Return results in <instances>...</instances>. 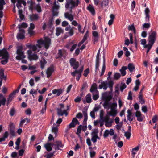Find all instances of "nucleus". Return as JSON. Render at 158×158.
Here are the masks:
<instances>
[{
	"instance_id": "5701e85b",
	"label": "nucleus",
	"mask_w": 158,
	"mask_h": 158,
	"mask_svg": "<svg viewBox=\"0 0 158 158\" xmlns=\"http://www.w3.org/2000/svg\"><path fill=\"white\" fill-rule=\"evenodd\" d=\"M97 85L96 83H94L92 85L91 89H90V91L92 93L97 92H98L97 89Z\"/></svg>"
},
{
	"instance_id": "39448f33",
	"label": "nucleus",
	"mask_w": 158,
	"mask_h": 158,
	"mask_svg": "<svg viewBox=\"0 0 158 158\" xmlns=\"http://www.w3.org/2000/svg\"><path fill=\"white\" fill-rule=\"evenodd\" d=\"M0 56L2 57L3 59L1 61V63L3 64H5L8 62V52L6 49L0 50Z\"/></svg>"
},
{
	"instance_id": "a18cd8bd",
	"label": "nucleus",
	"mask_w": 158,
	"mask_h": 158,
	"mask_svg": "<svg viewBox=\"0 0 158 158\" xmlns=\"http://www.w3.org/2000/svg\"><path fill=\"white\" fill-rule=\"evenodd\" d=\"M76 125L75 124V123H74L72 121L70 123L67 127V129H68V130L72 127H75Z\"/></svg>"
},
{
	"instance_id": "864d4df0",
	"label": "nucleus",
	"mask_w": 158,
	"mask_h": 158,
	"mask_svg": "<svg viewBox=\"0 0 158 158\" xmlns=\"http://www.w3.org/2000/svg\"><path fill=\"white\" fill-rule=\"evenodd\" d=\"M15 112V110L14 108H12L10 112V114L11 116H13L14 115Z\"/></svg>"
},
{
	"instance_id": "a878e982",
	"label": "nucleus",
	"mask_w": 158,
	"mask_h": 158,
	"mask_svg": "<svg viewBox=\"0 0 158 158\" xmlns=\"http://www.w3.org/2000/svg\"><path fill=\"white\" fill-rule=\"evenodd\" d=\"M130 72H132L135 69V65L133 63H129L127 67Z\"/></svg>"
},
{
	"instance_id": "e2e57ef3",
	"label": "nucleus",
	"mask_w": 158,
	"mask_h": 158,
	"mask_svg": "<svg viewBox=\"0 0 158 158\" xmlns=\"http://www.w3.org/2000/svg\"><path fill=\"white\" fill-rule=\"evenodd\" d=\"M98 138V137L96 136H92L91 138V140L94 143H96L97 141V139Z\"/></svg>"
},
{
	"instance_id": "69168bd1",
	"label": "nucleus",
	"mask_w": 158,
	"mask_h": 158,
	"mask_svg": "<svg viewBox=\"0 0 158 158\" xmlns=\"http://www.w3.org/2000/svg\"><path fill=\"white\" fill-rule=\"evenodd\" d=\"M140 42H141V44L144 46H145V45H146V41L145 39H141L140 40Z\"/></svg>"
},
{
	"instance_id": "c9c22d12",
	"label": "nucleus",
	"mask_w": 158,
	"mask_h": 158,
	"mask_svg": "<svg viewBox=\"0 0 158 158\" xmlns=\"http://www.w3.org/2000/svg\"><path fill=\"white\" fill-rule=\"evenodd\" d=\"M143 95H139V101L141 104H143L145 103L144 99L143 98Z\"/></svg>"
},
{
	"instance_id": "7c9ffc66",
	"label": "nucleus",
	"mask_w": 158,
	"mask_h": 158,
	"mask_svg": "<svg viewBox=\"0 0 158 158\" xmlns=\"http://www.w3.org/2000/svg\"><path fill=\"white\" fill-rule=\"evenodd\" d=\"M139 149V147L138 146H137L132 149L131 151V154L132 156H135L137 152L138 151Z\"/></svg>"
},
{
	"instance_id": "aec40b11",
	"label": "nucleus",
	"mask_w": 158,
	"mask_h": 158,
	"mask_svg": "<svg viewBox=\"0 0 158 158\" xmlns=\"http://www.w3.org/2000/svg\"><path fill=\"white\" fill-rule=\"evenodd\" d=\"M87 10L89 11L93 15H94L95 14V10L93 6L91 4H89L87 7Z\"/></svg>"
},
{
	"instance_id": "b1692460",
	"label": "nucleus",
	"mask_w": 158,
	"mask_h": 158,
	"mask_svg": "<svg viewBox=\"0 0 158 158\" xmlns=\"http://www.w3.org/2000/svg\"><path fill=\"white\" fill-rule=\"evenodd\" d=\"M54 145L55 146V149L56 150H59L60 148H61L63 147V145L60 142H56L55 143Z\"/></svg>"
},
{
	"instance_id": "f03ea898",
	"label": "nucleus",
	"mask_w": 158,
	"mask_h": 158,
	"mask_svg": "<svg viewBox=\"0 0 158 158\" xmlns=\"http://www.w3.org/2000/svg\"><path fill=\"white\" fill-rule=\"evenodd\" d=\"M102 98L105 101L103 104V106L105 109H110V110L107 112L108 114L113 117L116 116L118 113L117 109V105L116 102H110L109 101L112 98V96L110 92H106L102 94Z\"/></svg>"
},
{
	"instance_id": "a211bd4d",
	"label": "nucleus",
	"mask_w": 158,
	"mask_h": 158,
	"mask_svg": "<svg viewBox=\"0 0 158 158\" xmlns=\"http://www.w3.org/2000/svg\"><path fill=\"white\" fill-rule=\"evenodd\" d=\"M20 32L18 33L17 35V38L18 39H23L24 37V31L23 29H20Z\"/></svg>"
},
{
	"instance_id": "7ed1b4c3",
	"label": "nucleus",
	"mask_w": 158,
	"mask_h": 158,
	"mask_svg": "<svg viewBox=\"0 0 158 158\" xmlns=\"http://www.w3.org/2000/svg\"><path fill=\"white\" fill-rule=\"evenodd\" d=\"M66 2L65 7L67 9L70 8L71 9V12L72 11V9L77 7L81 3L80 1L79 0H66Z\"/></svg>"
},
{
	"instance_id": "6ab92c4d",
	"label": "nucleus",
	"mask_w": 158,
	"mask_h": 158,
	"mask_svg": "<svg viewBox=\"0 0 158 158\" xmlns=\"http://www.w3.org/2000/svg\"><path fill=\"white\" fill-rule=\"evenodd\" d=\"M93 34V40L94 41V44H95V42L97 41L98 39V34L97 32L96 31H93L92 32Z\"/></svg>"
},
{
	"instance_id": "de8ad7c7",
	"label": "nucleus",
	"mask_w": 158,
	"mask_h": 158,
	"mask_svg": "<svg viewBox=\"0 0 158 158\" xmlns=\"http://www.w3.org/2000/svg\"><path fill=\"white\" fill-rule=\"evenodd\" d=\"M98 131L97 130H94L93 132L92 133L91 135L92 136H94L96 137H98Z\"/></svg>"
},
{
	"instance_id": "6e6552de",
	"label": "nucleus",
	"mask_w": 158,
	"mask_h": 158,
	"mask_svg": "<svg viewBox=\"0 0 158 158\" xmlns=\"http://www.w3.org/2000/svg\"><path fill=\"white\" fill-rule=\"evenodd\" d=\"M156 32L155 31H152L148 37V44L153 45L156 39Z\"/></svg>"
},
{
	"instance_id": "58836bf2",
	"label": "nucleus",
	"mask_w": 158,
	"mask_h": 158,
	"mask_svg": "<svg viewBox=\"0 0 158 158\" xmlns=\"http://www.w3.org/2000/svg\"><path fill=\"white\" fill-rule=\"evenodd\" d=\"M44 147L48 151H50L52 149V148L51 147L50 143H47L45 144Z\"/></svg>"
},
{
	"instance_id": "774afa93",
	"label": "nucleus",
	"mask_w": 158,
	"mask_h": 158,
	"mask_svg": "<svg viewBox=\"0 0 158 158\" xmlns=\"http://www.w3.org/2000/svg\"><path fill=\"white\" fill-rule=\"evenodd\" d=\"M81 100V97L77 96L74 99V101L76 102H79Z\"/></svg>"
},
{
	"instance_id": "c03bdc74",
	"label": "nucleus",
	"mask_w": 158,
	"mask_h": 158,
	"mask_svg": "<svg viewBox=\"0 0 158 158\" xmlns=\"http://www.w3.org/2000/svg\"><path fill=\"white\" fill-rule=\"evenodd\" d=\"M149 10L148 8H146L145 10V13L146 15V18L149 19Z\"/></svg>"
},
{
	"instance_id": "393cba45",
	"label": "nucleus",
	"mask_w": 158,
	"mask_h": 158,
	"mask_svg": "<svg viewBox=\"0 0 158 158\" xmlns=\"http://www.w3.org/2000/svg\"><path fill=\"white\" fill-rule=\"evenodd\" d=\"M39 16L36 14H33L30 16V19L31 21L37 20Z\"/></svg>"
},
{
	"instance_id": "09e8293b",
	"label": "nucleus",
	"mask_w": 158,
	"mask_h": 158,
	"mask_svg": "<svg viewBox=\"0 0 158 158\" xmlns=\"http://www.w3.org/2000/svg\"><path fill=\"white\" fill-rule=\"evenodd\" d=\"M59 6L58 5V3L56 1L53 3V8L55 9H58L59 8Z\"/></svg>"
},
{
	"instance_id": "9b49d317",
	"label": "nucleus",
	"mask_w": 158,
	"mask_h": 158,
	"mask_svg": "<svg viewBox=\"0 0 158 158\" xmlns=\"http://www.w3.org/2000/svg\"><path fill=\"white\" fill-rule=\"evenodd\" d=\"M69 62L71 66L73 67L74 69H76L79 66V62L76 61V59L73 58L70 59Z\"/></svg>"
},
{
	"instance_id": "c85d7f7f",
	"label": "nucleus",
	"mask_w": 158,
	"mask_h": 158,
	"mask_svg": "<svg viewBox=\"0 0 158 158\" xmlns=\"http://www.w3.org/2000/svg\"><path fill=\"white\" fill-rule=\"evenodd\" d=\"M63 32V30L61 28L58 27L56 28V34L57 36H58Z\"/></svg>"
},
{
	"instance_id": "052dcab7",
	"label": "nucleus",
	"mask_w": 158,
	"mask_h": 158,
	"mask_svg": "<svg viewBox=\"0 0 158 158\" xmlns=\"http://www.w3.org/2000/svg\"><path fill=\"white\" fill-rule=\"evenodd\" d=\"M89 36V34L88 31L85 34L83 37V39L82 40L84 42L87 39L88 37Z\"/></svg>"
},
{
	"instance_id": "2f4dec72",
	"label": "nucleus",
	"mask_w": 158,
	"mask_h": 158,
	"mask_svg": "<svg viewBox=\"0 0 158 158\" xmlns=\"http://www.w3.org/2000/svg\"><path fill=\"white\" fill-rule=\"evenodd\" d=\"M85 98L87 103H90L92 101V99L90 94H88L85 96Z\"/></svg>"
},
{
	"instance_id": "ddd939ff",
	"label": "nucleus",
	"mask_w": 158,
	"mask_h": 158,
	"mask_svg": "<svg viewBox=\"0 0 158 158\" xmlns=\"http://www.w3.org/2000/svg\"><path fill=\"white\" fill-rule=\"evenodd\" d=\"M127 113V120H129L130 122L132 121L135 118L132 114L131 110L130 109L128 110Z\"/></svg>"
},
{
	"instance_id": "5fc2aeb1",
	"label": "nucleus",
	"mask_w": 158,
	"mask_h": 158,
	"mask_svg": "<svg viewBox=\"0 0 158 158\" xmlns=\"http://www.w3.org/2000/svg\"><path fill=\"white\" fill-rule=\"evenodd\" d=\"M82 128V126L81 125H80L78 127L77 129V134H79L81 133Z\"/></svg>"
},
{
	"instance_id": "13d9d810",
	"label": "nucleus",
	"mask_w": 158,
	"mask_h": 158,
	"mask_svg": "<svg viewBox=\"0 0 158 158\" xmlns=\"http://www.w3.org/2000/svg\"><path fill=\"white\" fill-rule=\"evenodd\" d=\"M25 113L27 115H30L31 113V109L30 108H28L25 110Z\"/></svg>"
},
{
	"instance_id": "49530a36",
	"label": "nucleus",
	"mask_w": 158,
	"mask_h": 158,
	"mask_svg": "<svg viewBox=\"0 0 158 158\" xmlns=\"http://www.w3.org/2000/svg\"><path fill=\"white\" fill-rule=\"evenodd\" d=\"M89 72V68H87L84 71L83 75L85 77H87Z\"/></svg>"
},
{
	"instance_id": "ea45409f",
	"label": "nucleus",
	"mask_w": 158,
	"mask_h": 158,
	"mask_svg": "<svg viewBox=\"0 0 158 158\" xmlns=\"http://www.w3.org/2000/svg\"><path fill=\"white\" fill-rule=\"evenodd\" d=\"M0 78L1 80L3 79L6 80V76H5L4 74V71L3 70L0 73Z\"/></svg>"
},
{
	"instance_id": "79ce46f5",
	"label": "nucleus",
	"mask_w": 158,
	"mask_h": 158,
	"mask_svg": "<svg viewBox=\"0 0 158 158\" xmlns=\"http://www.w3.org/2000/svg\"><path fill=\"white\" fill-rule=\"evenodd\" d=\"M35 9L38 12L40 13L42 11L41 7L39 4L36 5L35 6Z\"/></svg>"
},
{
	"instance_id": "473e14b6",
	"label": "nucleus",
	"mask_w": 158,
	"mask_h": 158,
	"mask_svg": "<svg viewBox=\"0 0 158 158\" xmlns=\"http://www.w3.org/2000/svg\"><path fill=\"white\" fill-rule=\"evenodd\" d=\"M40 66L42 69H43L45 65L47 63V62L45 59L42 58L40 60Z\"/></svg>"
},
{
	"instance_id": "6e6d98bb",
	"label": "nucleus",
	"mask_w": 158,
	"mask_h": 158,
	"mask_svg": "<svg viewBox=\"0 0 158 158\" xmlns=\"http://www.w3.org/2000/svg\"><path fill=\"white\" fill-rule=\"evenodd\" d=\"M100 117L101 119L102 120L104 119V112L103 110H101L100 111Z\"/></svg>"
},
{
	"instance_id": "0e129e2a",
	"label": "nucleus",
	"mask_w": 158,
	"mask_h": 158,
	"mask_svg": "<svg viewBox=\"0 0 158 158\" xmlns=\"http://www.w3.org/2000/svg\"><path fill=\"white\" fill-rule=\"evenodd\" d=\"M158 119V116L157 115H155L153 117L152 121L153 123H156Z\"/></svg>"
},
{
	"instance_id": "338daca9",
	"label": "nucleus",
	"mask_w": 158,
	"mask_h": 158,
	"mask_svg": "<svg viewBox=\"0 0 158 158\" xmlns=\"http://www.w3.org/2000/svg\"><path fill=\"white\" fill-rule=\"evenodd\" d=\"M77 47V44H73L72 45L71 47L70 48V51L71 52H73Z\"/></svg>"
},
{
	"instance_id": "1a4fd4ad",
	"label": "nucleus",
	"mask_w": 158,
	"mask_h": 158,
	"mask_svg": "<svg viewBox=\"0 0 158 158\" xmlns=\"http://www.w3.org/2000/svg\"><path fill=\"white\" fill-rule=\"evenodd\" d=\"M83 70V66L81 67L79 69L75 70L74 72L71 73L72 76H75V75L77 74L76 79L77 81H78L81 77V74Z\"/></svg>"
},
{
	"instance_id": "bb28decb",
	"label": "nucleus",
	"mask_w": 158,
	"mask_h": 158,
	"mask_svg": "<svg viewBox=\"0 0 158 158\" xmlns=\"http://www.w3.org/2000/svg\"><path fill=\"white\" fill-rule=\"evenodd\" d=\"M127 69L126 66H123L120 70L121 75L122 76H124L126 74V70Z\"/></svg>"
},
{
	"instance_id": "72a5a7b5",
	"label": "nucleus",
	"mask_w": 158,
	"mask_h": 158,
	"mask_svg": "<svg viewBox=\"0 0 158 158\" xmlns=\"http://www.w3.org/2000/svg\"><path fill=\"white\" fill-rule=\"evenodd\" d=\"M108 86L110 88V92H112L113 91V86L114 83L113 81H110L108 82Z\"/></svg>"
},
{
	"instance_id": "20e7f679",
	"label": "nucleus",
	"mask_w": 158,
	"mask_h": 158,
	"mask_svg": "<svg viewBox=\"0 0 158 158\" xmlns=\"http://www.w3.org/2000/svg\"><path fill=\"white\" fill-rule=\"evenodd\" d=\"M69 109V106H67L66 107H65L63 104H60L57 109V114L59 116H62L64 114L67 116V111Z\"/></svg>"
},
{
	"instance_id": "4468645a",
	"label": "nucleus",
	"mask_w": 158,
	"mask_h": 158,
	"mask_svg": "<svg viewBox=\"0 0 158 158\" xmlns=\"http://www.w3.org/2000/svg\"><path fill=\"white\" fill-rule=\"evenodd\" d=\"M54 71V69L53 67L51 66L48 68L46 72V73L47 75V77L48 78H49Z\"/></svg>"
},
{
	"instance_id": "e433bc0d",
	"label": "nucleus",
	"mask_w": 158,
	"mask_h": 158,
	"mask_svg": "<svg viewBox=\"0 0 158 158\" xmlns=\"http://www.w3.org/2000/svg\"><path fill=\"white\" fill-rule=\"evenodd\" d=\"M128 29L129 30L133 31L134 34L136 33V29L133 24L130 25L128 27Z\"/></svg>"
},
{
	"instance_id": "423d86ee",
	"label": "nucleus",
	"mask_w": 158,
	"mask_h": 158,
	"mask_svg": "<svg viewBox=\"0 0 158 158\" xmlns=\"http://www.w3.org/2000/svg\"><path fill=\"white\" fill-rule=\"evenodd\" d=\"M23 47L22 46H20L17 47L16 51L17 56L16 57L17 60H20L26 57L24 52L23 51Z\"/></svg>"
},
{
	"instance_id": "f8f14e48",
	"label": "nucleus",
	"mask_w": 158,
	"mask_h": 158,
	"mask_svg": "<svg viewBox=\"0 0 158 158\" xmlns=\"http://www.w3.org/2000/svg\"><path fill=\"white\" fill-rule=\"evenodd\" d=\"M135 116L137 117V120L139 122L142 121L144 118L139 111H137L135 113Z\"/></svg>"
},
{
	"instance_id": "9d476101",
	"label": "nucleus",
	"mask_w": 158,
	"mask_h": 158,
	"mask_svg": "<svg viewBox=\"0 0 158 158\" xmlns=\"http://www.w3.org/2000/svg\"><path fill=\"white\" fill-rule=\"evenodd\" d=\"M19 90V89H17L16 90L13 91L9 95L8 97L7 98V101H6L7 106H8L10 103L11 102L14 98L16 94L18 93Z\"/></svg>"
},
{
	"instance_id": "f704fd0d",
	"label": "nucleus",
	"mask_w": 158,
	"mask_h": 158,
	"mask_svg": "<svg viewBox=\"0 0 158 158\" xmlns=\"http://www.w3.org/2000/svg\"><path fill=\"white\" fill-rule=\"evenodd\" d=\"M93 98L94 100H97L99 98L98 92L93 93Z\"/></svg>"
},
{
	"instance_id": "4c0bfd02",
	"label": "nucleus",
	"mask_w": 158,
	"mask_h": 158,
	"mask_svg": "<svg viewBox=\"0 0 158 158\" xmlns=\"http://www.w3.org/2000/svg\"><path fill=\"white\" fill-rule=\"evenodd\" d=\"M29 119L28 118H25L24 119L22 120L20 122L19 124V127H22L23 124L27 121V123H28L29 122Z\"/></svg>"
},
{
	"instance_id": "0eeeda50",
	"label": "nucleus",
	"mask_w": 158,
	"mask_h": 158,
	"mask_svg": "<svg viewBox=\"0 0 158 158\" xmlns=\"http://www.w3.org/2000/svg\"><path fill=\"white\" fill-rule=\"evenodd\" d=\"M109 115L107 114L104 116V119L102 121L105 123V125L106 127H110L112 125L113 119L110 118Z\"/></svg>"
},
{
	"instance_id": "f3484780",
	"label": "nucleus",
	"mask_w": 158,
	"mask_h": 158,
	"mask_svg": "<svg viewBox=\"0 0 158 158\" xmlns=\"http://www.w3.org/2000/svg\"><path fill=\"white\" fill-rule=\"evenodd\" d=\"M63 90L61 89H54L52 90V92L53 94H56L57 96H60L63 92Z\"/></svg>"
},
{
	"instance_id": "3c124183",
	"label": "nucleus",
	"mask_w": 158,
	"mask_h": 158,
	"mask_svg": "<svg viewBox=\"0 0 158 158\" xmlns=\"http://www.w3.org/2000/svg\"><path fill=\"white\" fill-rule=\"evenodd\" d=\"M158 89V83L156 84L153 87V90L155 91L154 94L156 95L157 92V90Z\"/></svg>"
},
{
	"instance_id": "412c9836",
	"label": "nucleus",
	"mask_w": 158,
	"mask_h": 158,
	"mask_svg": "<svg viewBox=\"0 0 158 158\" xmlns=\"http://www.w3.org/2000/svg\"><path fill=\"white\" fill-rule=\"evenodd\" d=\"M64 16L70 21H72L74 19L73 15L71 14H69L68 12L64 13Z\"/></svg>"
},
{
	"instance_id": "8fccbe9b",
	"label": "nucleus",
	"mask_w": 158,
	"mask_h": 158,
	"mask_svg": "<svg viewBox=\"0 0 158 158\" xmlns=\"http://www.w3.org/2000/svg\"><path fill=\"white\" fill-rule=\"evenodd\" d=\"M131 133L130 131H127L125 133V136L126 137L127 139H129L131 136Z\"/></svg>"
},
{
	"instance_id": "a19ab883",
	"label": "nucleus",
	"mask_w": 158,
	"mask_h": 158,
	"mask_svg": "<svg viewBox=\"0 0 158 158\" xmlns=\"http://www.w3.org/2000/svg\"><path fill=\"white\" fill-rule=\"evenodd\" d=\"M152 46V45L148 44L144 46V48H148L147 50V53H148L149 52Z\"/></svg>"
},
{
	"instance_id": "37998d69",
	"label": "nucleus",
	"mask_w": 158,
	"mask_h": 158,
	"mask_svg": "<svg viewBox=\"0 0 158 158\" xmlns=\"http://www.w3.org/2000/svg\"><path fill=\"white\" fill-rule=\"evenodd\" d=\"M5 4V2L4 0H0V10L3 9V6Z\"/></svg>"
},
{
	"instance_id": "cd10ccee",
	"label": "nucleus",
	"mask_w": 158,
	"mask_h": 158,
	"mask_svg": "<svg viewBox=\"0 0 158 158\" xmlns=\"http://www.w3.org/2000/svg\"><path fill=\"white\" fill-rule=\"evenodd\" d=\"M103 64L102 66V69L101 70V73L100 76H102L103 75L105 71V69H106V66L105 64V59L104 58V57H103Z\"/></svg>"
},
{
	"instance_id": "c756f323",
	"label": "nucleus",
	"mask_w": 158,
	"mask_h": 158,
	"mask_svg": "<svg viewBox=\"0 0 158 158\" xmlns=\"http://www.w3.org/2000/svg\"><path fill=\"white\" fill-rule=\"evenodd\" d=\"M109 4V0H103L101 3V7L103 8L107 6Z\"/></svg>"
},
{
	"instance_id": "bf43d9fd",
	"label": "nucleus",
	"mask_w": 158,
	"mask_h": 158,
	"mask_svg": "<svg viewBox=\"0 0 158 158\" xmlns=\"http://www.w3.org/2000/svg\"><path fill=\"white\" fill-rule=\"evenodd\" d=\"M109 134V131L108 130H106L105 131L103 136L104 138H106L107 137Z\"/></svg>"
},
{
	"instance_id": "dca6fc26",
	"label": "nucleus",
	"mask_w": 158,
	"mask_h": 158,
	"mask_svg": "<svg viewBox=\"0 0 158 158\" xmlns=\"http://www.w3.org/2000/svg\"><path fill=\"white\" fill-rule=\"evenodd\" d=\"M17 2L16 6L19 9L22 7L21 4H23L24 6H26V3L24 0H16Z\"/></svg>"
},
{
	"instance_id": "4d7b16f0",
	"label": "nucleus",
	"mask_w": 158,
	"mask_h": 158,
	"mask_svg": "<svg viewBox=\"0 0 158 158\" xmlns=\"http://www.w3.org/2000/svg\"><path fill=\"white\" fill-rule=\"evenodd\" d=\"M19 30L20 29H20V28H21V27H23V28H26V27H27V26H28V25L25 23H23L21 25H19Z\"/></svg>"
},
{
	"instance_id": "4be33fe9",
	"label": "nucleus",
	"mask_w": 158,
	"mask_h": 158,
	"mask_svg": "<svg viewBox=\"0 0 158 158\" xmlns=\"http://www.w3.org/2000/svg\"><path fill=\"white\" fill-rule=\"evenodd\" d=\"M59 126V125H56V124H54L52 127V132L54 133L55 136L57 134L58 132V127Z\"/></svg>"
},
{
	"instance_id": "603ef678",
	"label": "nucleus",
	"mask_w": 158,
	"mask_h": 158,
	"mask_svg": "<svg viewBox=\"0 0 158 158\" xmlns=\"http://www.w3.org/2000/svg\"><path fill=\"white\" fill-rule=\"evenodd\" d=\"M121 77L120 74L119 73H116L114 76V78L115 79H118Z\"/></svg>"
},
{
	"instance_id": "680f3d73",
	"label": "nucleus",
	"mask_w": 158,
	"mask_h": 158,
	"mask_svg": "<svg viewBox=\"0 0 158 158\" xmlns=\"http://www.w3.org/2000/svg\"><path fill=\"white\" fill-rule=\"evenodd\" d=\"M57 58H60L63 56L62 51L61 50H59L57 54Z\"/></svg>"
},
{
	"instance_id": "2eb2a0df",
	"label": "nucleus",
	"mask_w": 158,
	"mask_h": 158,
	"mask_svg": "<svg viewBox=\"0 0 158 158\" xmlns=\"http://www.w3.org/2000/svg\"><path fill=\"white\" fill-rule=\"evenodd\" d=\"M107 82L106 81L102 82L99 86V88L100 89L103 88L104 90H106L107 88Z\"/></svg>"
},
{
	"instance_id": "f257e3e1",
	"label": "nucleus",
	"mask_w": 158,
	"mask_h": 158,
	"mask_svg": "<svg viewBox=\"0 0 158 158\" xmlns=\"http://www.w3.org/2000/svg\"><path fill=\"white\" fill-rule=\"evenodd\" d=\"M37 44L36 45H32L29 44H27L26 46L29 48V50L27 51V54L29 59L36 60L38 59V56L36 53H34L32 54L31 50L34 52H38L39 51L40 49L44 45L45 48L48 49L51 44V39L47 37H44V40L40 39L38 40Z\"/></svg>"
}]
</instances>
